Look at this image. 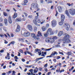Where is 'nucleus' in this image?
Wrapping results in <instances>:
<instances>
[{"instance_id":"1","label":"nucleus","mask_w":75,"mask_h":75,"mask_svg":"<svg viewBox=\"0 0 75 75\" xmlns=\"http://www.w3.org/2000/svg\"><path fill=\"white\" fill-rule=\"evenodd\" d=\"M69 35H65L64 37V39L63 40L64 44L68 43V42H71V40H69Z\"/></svg>"},{"instance_id":"2","label":"nucleus","mask_w":75,"mask_h":75,"mask_svg":"<svg viewBox=\"0 0 75 75\" xmlns=\"http://www.w3.org/2000/svg\"><path fill=\"white\" fill-rule=\"evenodd\" d=\"M57 39V37L56 36L53 37L52 38L50 37V43H53Z\"/></svg>"},{"instance_id":"3","label":"nucleus","mask_w":75,"mask_h":75,"mask_svg":"<svg viewBox=\"0 0 75 75\" xmlns=\"http://www.w3.org/2000/svg\"><path fill=\"white\" fill-rule=\"evenodd\" d=\"M51 25L52 27H54L57 25V21L55 20H53L51 21Z\"/></svg>"},{"instance_id":"4","label":"nucleus","mask_w":75,"mask_h":75,"mask_svg":"<svg viewBox=\"0 0 75 75\" xmlns=\"http://www.w3.org/2000/svg\"><path fill=\"white\" fill-rule=\"evenodd\" d=\"M47 34L48 35H52L54 34V32L52 31V29L50 28L47 30Z\"/></svg>"},{"instance_id":"5","label":"nucleus","mask_w":75,"mask_h":75,"mask_svg":"<svg viewBox=\"0 0 75 75\" xmlns=\"http://www.w3.org/2000/svg\"><path fill=\"white\" fill-rule=\"evenodd\" d=\"M69 13L72 16H74L75 14V9L73 10L72 8H71L69 10Z\"/></svg>"},{"instance_id":"6","label":"nucleus","mask_w":75,"mask_h":75,"mask_svg":"<svg viewBox=\"0 0 75 75\" xmlns=\"http://www.w3.org/2000/svg\"><path fill=\"white\" fill-rule=\"evenodd\" d=\"M38 7V4L36 3H33L31 4V7L30 8V9L32 10V8H35Z\"/></svg>"},{"instance_id":"7","label":"nucleus","mask_w":75,"mask_h":75,"mask_svg":"<svg viewBox=\"0 0 75 75\" xmlns=\"http://www.w3.org/2000/svg\"><path fill=\"white\" fill-rule=\"evenodd\" d=\"M37 19H38V18H37V17H35V19L33 21V23L35 25H37V27H40V24H38L37 23Z\"/></svg>"},{"instance_id":"8","label":"nucleus","mask_w":75,"mask_h":75,"mask_svg":"<svg viewBox=\"0 0 75 75\" xmlns=\"http://www.w3.org/2000/svg\"><path fill=\"white\" fill-rule=\"evenodd\" d=\"M40 36L42 37L41 33L40 32V31H39L38 32V34L37 35V38H36V40H39L40 38H41Z\"/></svg>"},{"instance_id":"9","label":"nucleus","mask_w":75,"mask_h":75,"mask_svg":"<svg viewBox=\"0 0 75 75\" xmlns=\"http://www.w3.org/2000/svg\"><path fill=\"white\" fill-rule=\"evenodd\" d=\"M21 34L22 35L24 36V37H29L30 35V33L29 32H27L26 33H24L23 35L21 33Z\"/></svg>"},{"instance_id":"10","label":"nucleus","mask_w":75,"mask_h":75,"mask_svg":"<svg viewBox=\"0 0 75 75\" xmlns=\"http://www.w3.org/2000/svg\"><path fill=\"white\" fill-rule=\"evenodd\" d=\"M65 25V26L66 27V30L68 31V30H69V28H70V25L68 23H64Z\"/></svg>"},{"instance_id":"11","label":"nucleus","mask_w":75,"mask_h":75,"mask_svg":"<svg viewBox=\"0 0 75 75\" xmlns=\"http://www.w3.org/2000/svg\"><path fill=\"white\" fill-rule=\"evenodd\" d=\"M55 54L57 55V54H58V53H57V52H54V53H53L51 54V55L47 56L46 57L47 58H48V57H52V56H55Z\"/></svg>"},{"instance_id":"12","label":"nucleus","mask_w":75,"mask_h":75,"mask_svg":"<svg viewBox=\"0 0 75 75\" xmlns=\"http://www.w3.org/2000/svg\"><path fill=\"white\" fill-rule=\"evenodd\" d=\"M28 28L29 30L30 31H32L33 30V27H32V26L30 25H28Z\"/></svg>"},{"instance_id":"13","label":"nucleus","mask_w":75,"mask_h":75,"mask_svg":"<svg viewBox=\"0 0 75 75\" xmlns=\"http://www.w3.org/2000/svg\"><path fill=\"white\" fill-rule=\"evenodd\" d=\"M20 31V26H19V25H18L17 26V28L16 30H15V31L16 32H18Z\"/></svg>"},{"instance_id":"14","label":"nucleus","mask_w":75,"mask_h":75,"mask_svg":"<svg viewBox=\"0 0 75 75\" xmlns=\"http://www.w3.org/2000/svg\"><path fill=\"white\" fill-rule=\"evenodd\" d=\"M45 41L46 42H50V38H48L46 39Z\"/></svg>"},{"instance_id":"15","label":"nucleus","mask_w":75,"mask_h":75,"mask_svg":"<svg viewBox=\"0 0 75 75\" xmlns=\"http://www.w3.org/2000/svg\"><path fill=\"white\" fill-rule=\"evenodd\" d=\"M31 36L32 38H33L34 39H36L37 38V37H35V35L34 33H31Z\"/></svg>"},{"instance_id":"16","label":"nucleus","mask_w":75,"mask_h":75,"mask_svg":"<svg viewBox=\"0 0 75 75\" xmlns=\"http://www.w3.org/2000/svg\"><path fill=\"white\" fill-rule=\"evenodd\" d=\"M8 20L9 23L10 24H11L12 23V21H11V16H9L8 18Z\"/></svg>"},{"instance_id":"17","label":"nucleus","mask_w":75,"mask_h":75,"mask_svg":"<svg viewBox=\"0 0 75 75\" xmlns=\"http://www.w3.org/2000/svg\"><path fill=\"white\" fill-rule=\"evenodd\" d=\"M10 54L9 53H7V57H5L6 59H7L8 58V59H10Z\"/></svg>"},{"instance_id":"18","label":"nucleus","mask_w":75,"mask_h":75,"mask_svg":"<svg viewBox=\"0 0 75 75\" xmlns=\"http://www.w3.org/2000/svg\"><path fill=\"white\" fill-rule=\"evenodd\" d=\"M64 23V20H62L59 23L60 25H62L63 24V23Z\"/></svg>"},{"instance_id":"19","label":"nucleus","mask_w":75,"mask_h":75,"mask_svg":"<svg viewBox=\"0 0 75 75\" xmlns=\"http://www.w3.org/2000/svg\"><path fill=\"white\" fill-rule=\"evenodd\" d=\"M63 34V32L62 31H60L59 33V37H61Z\"/></svg>"},{"instance_id":"20","label":"nucleus","mask_w":75,"mask_h":75,"mask_svg":"<svg viewBox=\"0 0 75 75\" xmlns=\"http://www.w3.org/2000/svg\"><path fill=\"white\" fill-rule=\"evenodd\" d=\"M65 13L68 16V17H69V13H68V11L67 10H66L65 11Z\"/></svg>"},{"instance_id":"21","label":"nucleus","mask_w":75,"mask_h":75,"mask_svg":"<svg viewBox=\"0 0 75 75\" xmlns=\"http://www.w3.org/2000/svg\"><path fill=\"white\" fill-rule=\"evenodd\" d=\"M36 69H35L34 70V73H37L38 71V69L37 67H35Z\"/></svg>"},{"instance_id":"22","label":"nucleus","mask_w":75,"mask_h":75,"mask_svg":"<svg viewBox=\"0 0 75 75\" xmlns=\"http://www.w3.org/2000/svg\"><path fill=\"white\" fill-rule=\"evenodd\" d=\"M58 10L59 12H61V10H62V8L61 6H59L58 7Z\"/></svg>"},{"instance_id":"23","label":"nucleus","mask_w":75,"mask_h":75,"mask_svg":"<svg viewBox=\"0 0 75 75\" xmlns=\"http://www.w3.org/2000/svg\"><path fill=\"white\" fill-rule=\"evenodd\" d=\"M16 20L17 22H18V21H21V19L20 18H17L16 19Z\"/></svg>"},{"instance_id":"24","label":"nucleus","mask_w":75,"mask_h":75,"mask_svg":"<svg viewBox=\"0 0 75 75\" xmlns=\"http://www.w3.org/2000/svg\"><path fill=\"white\" fill-rule=\"evenodd\" d=\"M17 17V14L16 13H15L13 15V18H16Z\"/></svg>"},{"instance_id":"25","label":"nucleus","mask_w":75,"mask_h":75,"mask_svg":"<svg viewBox=\"0 0 75 75\" xmlns=\"http://www.w3.org/2000/svg\"><path fill=\"white\" fill-rule=\"evenodd\" d=\"M18 41H23L22 42H24V39L21 38H18Z\"/></svg>"},{"instance_id":"26","label":"nucleus","mask_w":75,"mask_h":75,"mask_svg":"<svg viewBox=\"0 0 75 75\" xmlns=\"http://www.w3.org/2000/svg\"><path fill=\"white\" fill-rule=\"evenodd\" d=\"M42 30L43 31H45V30H47V28H46L45 27H43L42 28Z\"/></svg>"},{"instance_id":"27","label":"nucleus","mask_w":75,"mask_h":75,"mask_svg":"<svg viewBox=\"0 0 75 75\" xmlns=\"http://www.w3.org/2000/svg\"><path fill=\"white\" fill-rule=\"evenodd\" d=\"M61 19L62 20H64V19H65V16L64 15H62Z\"/></svg>"},{"instance_id":"28","label":"nucleus","mask_w":75,"mask_h":75,"mask_svg":"<svg viewBox=\"0 0 75 75\" xmlns=\"http://www.w3.org/2000/svg\"><path fill=\"white\" fill-rule=\"evenodd\" d=\"M4 22L5 24H7V23H8L7 19H4Z\"/></svg>"},{"instance_id":"29","label":"nucleus","mask_w":75,"mask_h":75,"mask_svg":"<svg viewBox=\"0 0 75 75\" xmlns=\"http://www.w3.org/2000/svg\"><path fill=\"white\" fill-rule=\"evenodd\" d=\"M24 5H26V4L27 3H28V0H24Z\"/></svg>"},{"instance_id":"30","label":"nucleus","mask_w":75,"mask_h":75,"mask_svg":"<svg viewBox=\"0 0 75 75\" xmlns=\"http://www.w3.org/2000/svg\"><path fill=\"white\" fill-rule=\"evenodd\" d=\"M34 31H36V30H37V28L35 26L34 27Z\"/></svg>"},{"instance_id":"31","label":"nucleus","mask_w":75,"mask_h":75,"mask_svg":"<svg viewBox=\"0 0 75 75\" xmlns=\"http://www.w3.org/2000/svg\"><path fill=\"white\" fill-rule=\"evenodd\" d=\"M44 37H48V34H47V32L46 33H44Z\"/></svg>"},{"instance_id":"32","label":"nucleus","mask_w":75,"mask_h":75,"mask_svg":"<svg viewBox=\"0 0 75 75\" xmlns=\"http://www.w3.org/2000/svg\"><path fill=\"white\" fill-rule=\"evenodd\" d=\"M3 14L4 16H7L8 15H7V13H6V12H3Z\"/></svg>"},{"instance_id":"33","label":"nucleus","mask_w":75,"mask_h":75,"mask_svg":"<svg viewBox=\"0 0 75 75\" xmlns=\"http://www.w3.org/2000/svg\"><path fill=\"white\" fill-rule=\"evenodd\" d=\"M42 22H41L40 23L41 24H43V23H45V21L44 20H42Z\"/></svg>"},{"instance_id":"34","label":"nucleus","mask_w":75,"mask_h":75,"mask_svg":"<svg viewBox=\"0 0 75 75\" xmlns=\"http://www.w3.org/2000/svg\"><path fill=\"white\" fill-rule=\"evenodd\" d=\"M24 14H25V17H27L28 16V14L26 12H24L23 13Z\"/></svg>"},{"instance_id":"35","label":"nucleus","mask_w":75,"mask_h":75,"mask_svg":"<svg viewBox=\"0 0 75 75\" xmlns=\"http://www.w3.org/2000/svg\"><path fill=\"white\" fill-rule=\"evenodd\" d=\"M3 29L4 30V31H5L7 32V28H6L4 27L3 28Z\"/></svg>"},{"instance_id":"36","label":"nucleus","mask_w":75,"mask_h":75,"mask_svg":"<svg viewBox=\"0 0 75 75\" xmlns=\"http://www.w3.org/2000/svg\"><path fill=\"white\" fill-rule=\"evenodd\" d=\"M27 53H28V54H30V55L31 56H32V53H31L29 52V51H27Z\"/></svg>"},{"instance_id":"37","label":"nucleus","mask_w":75,"mask_h":75,"mask_svg":"<svg viewBox=\"0 0 75 75\" xmlns=\"http://www.w3.org/2000/svg\"><path fill=\"white\" fill-rule=\"evenodd\" d=\"M15 74H16V72L14 71H13L12 75H15Z\"/></svg>"},{"instance_id":"38","label":"nucleus","mask_w":75,"mask_h":75,"mask_svg":"<svg viewBox=\"0 0 75 75\" xmlns=\"http://www.w3.org/2000/svg\"><path fill=\"white\" fill-rule=\"evenodd\" d=\"M37 21L38 22V23H40V22H41V21H40V19H37Z\"/></svg>"},{"instance_id":"39","label":"nucleus","mask_w":75,"mask_h":75,"mask_svg":"<svg viewBox=\"0 0 75 75\" xmlns=\"http://www.w3.org/2000/svg\"><path fill=\"white\" fill-rule=\"evenodd\" d=\"M19 51L20 52H21V53H23V50L22 49L20 50Z\"/></svg>"},{"instance_id":"40","label":"nucleus","mask_w":75,"mask_h":75,"mask_svg":"<svg viewBox=\"0 0 75 75\" xmlns=\"http://www.w3.org/2000/svg\"><path fill=\"white\" fill-rule=\"evenodd\" d=\"M49 26H50V24L49 23H47L46 24V27H47V28H48L49 27Z\"/></svg>"},{"instance_id":"41","label":"nucleus","mask_w":75,"mask_h":75,"mask_svg":"<svg viewBox=\"0 0 75 75\" xmlns=\"http://www.w3.org/2000/svg\"><path fill=\"white\" fill-rule=\"evenodd\" d=\"M67 54L68 55H71V52H68Z\"/></svg>"},{"instance_id":"42","label":"nucleus","mask_w":75,"mask_h":75,"mask_svg":"<svg viewBox=\"0 0 75 75\" xmlns=\"http://www.w3.org/2000/svg\"><path fill=\"white\" fill-rule=\"evenodd\" d=\"M26 68H30L31 67V65L28 66L27 65L26 66Z\"/></svg>"},{"instance_id":"43","label":"nucleus","mask_w":75,"mask_h":75,"mask_svg":"<svg viewBox=\"0 0 75 75\" xmlns=\"http://www.w3.org/2000/svg\"><path fill=\"white\" fill-rule=\"evenodd\" d=\"M52 3V2L51 0H49V2L48 3V4H49V3Z\"/></svg>"},{"instance_id":"44","label":"nucleus","mask_w":75,"mask_h":75,"mask_svg":"<svg viewBox=\"0 0 75 75\" xmlns=\"http://www.w3.org/2000/svg\"><path fill=\"white\" fill-rule=\"evenodd\" d=\"M35 51H37V52H38V51H40V50L38 49H36L35 50Z\"/></svg>"},{"instance_id":"45","label":"nucleus","mask_w":75,"mask_h":75,"mask_svg":"<svg viewBox=\"0 0 75 75\" xmlns=\"http://www.w3.org/2000/svg\"><path fill=\"white\" fill-rule=\"evenodd\" d=\"M48 66V64H47V63L44 66V67H45V68H47V66Z\"/></svg>"},{"instance_id":"46","label":"nucleus","mask_w":75,"mask_h":75,"mask_svg":"<svg viewBox=\"0 0 75 75\" xmlns=\"http://www.w3.org/2000/svg\"><path fill=\"white\" fill-rule=\"evenodd\" d=\"M59 53L60 54H61L62 55H64V53H63L62 52H61L59 51Z\"/></svg>"},{"instance_id":"47","label":"nucleus","mask_w":75,"mask_h":75,"mask_svg":"<svg viewBox=\"0 0 75 75\" xmlns=\"http://www.w3.org/2000/svg\"><path fill=\"white\" fill-rule=\"evenodd\" d=\"M40 59V58H37L36 59V61H39Z\"/></svg>"},{"instance_id":"48","label":"nucleus","mask_w":75,"mask_h":75,"mask_svg":"<svg viewBox=\"0 0 75 75\" xmlns=\"http://www.w3.org/2000/svg\"><path fill=\"white\" fill-rule=\"evenodd\" d=\"M15 43V42L14 41H13L11 42L10 44H14Z\"/></svg>"},{"instance_id":"49","label":"nucleus","mask_w":75,"mask_h":75,"mask_svg":"<svg viewBox=\"0 0 75 75\" xmlns=\"http://www.w3.org/2000/svg\"><path fill=\"white\" fill-rule=\"evenodd\" d=\"M29 71H30V72L31 73L33 72V69H31L29 70Z\"/></svg>"},{"instance_id":"50","label":"nucleus","mask_w":75,"mask_h":75,"mask_svg":"<svg viewBox=\"0 0 75 75\" xmlns=\"http://www.w3.org/2000/svg\"><path fill=\"white\" fill-rule=\"evenodd\" d=\"M42 68L41 67H40L39 68V70L40 71H42Z\"/></svg>"},{"instance_id":"51","label":"nucleus","mask_w":75,"mask_h":75,"mask_svg":"<svg viewBox=\"0 0 75 75\" xmlns=\"http://www.w3.org/2000/svg\"><path fill=\"white\" fill-rule=\"evenodd\" d=\"M51 50V48L48 49H47L46 50H45V51H50V50Z\"/></svg>"},{"instance_id":"52","label":"nucleus","mask_w":75,"mask_h":75,"mask_svg":"<svg viewBox=\"0 0 75 75\" xmlns=\"http://www.w3.org/2000/svg\"><path fill=\"white\" fill-rule=\"evenodd\" d=\"M38 54H39V55H41V52H38Z\"/></svg>"},{"instance_id":"53","label":"nucleus","mask_w":75,"mask_h":75,"mask_svg":"<svg viewBox=\"0 0 75 75\" xmlns=\"http://www.w3.org/2000/svg\"><path fill=\"white\" fill-rule=\"evenodd\" d=\"M0 36L1 37H4V35L3 34H0Z\"/></svg>"},{"instance_id":"54","label":"nucleus","mask_w":75,"mask_h":75,"mask_svg":"<svg viewBox=\"0 0 75 75\" xmlns=\"http://www.w3.org/2000/svg\"><path fill=\"white\" fill-rule=\"evenodd\" d=\"M40 3L41 4H43V2H44V1L43 0H41L40 1Z\"/></svg>"},{"instance_id":"55","label":"nucleus","mask_w":75,"mask_h":75,"mask_svg":"<svg viewBox=\"0 0 75 75\" xmlns=\"http://www.w3.org/2000/svg\"><path fill=\"white\" fill-rule=\"evenodd\" d=\"M28 18H32V16H31V15H29L28 16Z\"/></svg>"},{"instance_id":"56","label":"nucleus","mask_w":75,"mask_h":75,"mask_svg":"<svg viewBox=\"0 0 75 75\" xmlns=\"http://www.w3.org/2000/svg\"><path fill=\"white\" fill-rule=\"evenodd\" d=\"M51 74V71H50L49 72H48V73H47V75H50Z\"/></svg>"},{"instance_id":"57","label":"nucleus","mask_w":75,"mask_h":75,"mask_svg":"<svg viewBox=\"0 0 75 75\" xmlns=\"http://www.w3.org/2000/svg\"><path fill=\"white\" fill-rule=\"evenodd\" d=\"M61 58V57L60 56H57V59H60Z\"/></svg>"},{"instance_id":"58","label":"nucleus","mask_w":75,"mask_h":75,"mask_svg":"<svg viewBox=\"0 0 75 75\" xmlns=\"http://www.w3.org/2000/svg\"><path fill=\"white\" fill-rule=\"evenodd\" d=\"M22 61H23V62H25V60L24 59H22Z\"/></svg>"},{"instance_id":"59","label":"nucleus","mask_w":75,"mask_h":75,"mask_svg":"<svg viewBox=\"0 0 75 75\" xmlns=\"http://www.w3.org/2000/svg\"><path fill=\"white\" fill-rule=\"evenodd\" d=\"M18 56H19V57H20L21 56V53H20L19 52H18Z\"/></svg>"},{"instance_id":"60","label":"nucleus","mask_w":75,"mask_h":75,"mask_svg":"<svg viewBox=\"0 0 75 75\" xmlns=\"http://www.w3.org/2000/svg\"><path fill=\"white\" fill-rule=\"evenodd\" d=\"M64 72V69H63L62 70H60V73H61V72Z\"/></svg>"},{"instance_id":"61","label":"nucleus","mask_w":75,"mask_h":75,"mask_svg":"<svg viewBox=\"0 0 75 75\" xmlns=\"http://www.w3.org/2000/svg\"><path fill=\"white\" fill-rule=\"evenodd\" d=\"M5 42L4 43L5 44H7L8 43V42L6 41V40H4Z\"/></svg>"},{"instance_id":"62","label":"nucleus","mask_w":75,"mask_h":75,"mask_svg":"<svg viewBox=\"0 0 75 75\" xmlns=\"http://www.w3.org/2000/svg\"><path fill=\"white\" fill-rule=\"evenodd\" d=\"M25 42H26V43H28L29 42L27 40H25Z\"/></svg>"},{"instance_id":"63","label":"nucleus","mask_w":75,"mask_h":75,"mask_svg":"<svg viewBox=\"0 0 75 75\" xmlns=\"http://www.w3.org/2000/svg\"><path fill=\"white\" fill-rule=\"evenodd\" d=\"M15 59H18V57H17V56H15Z\"/></svg>"},{"instance_id":"64","label":"nucleus","mask_w":75,"mask_h":75,"mask_svg":"<svg viewBox=\"0 0 75 75\" xmlns=\"http://www.w3.org/2000/svg\"><path fill=\"white\" fill-rule=\"evenodd\" d=\"M11 37H14V35L13 33H12L11 34Z\"/></svg>"}]
</instances>
